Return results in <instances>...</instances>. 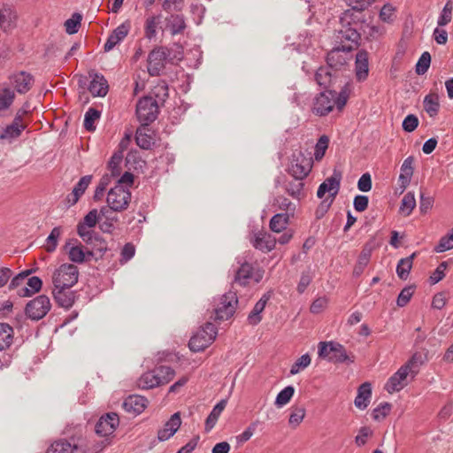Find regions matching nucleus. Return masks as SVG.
I'll return each instance as SVG.
<instances>
[{
    "label": "nucleus",
    "instance_id": "22",
    "mask_svg": "<svg viewBox=\"0 0 453 453\" xmlns=\"http://www.w3.org/2000/svg\"><path fill=\"white\" fill-rule=\"evenodd\" d=\"M181 425L180 412L173 413L171 418L165 423L164 427L157 432V440L165 441L173 437L179 430Z\"/></svg>",
    "mask_w": 453,
    "mask_h": 453
},
{
    "label": "nucleus",
    "instance_id": "35",
    "mask_svg": "<svg viewBox=\"0 0 453 453\" xmlns=\"http://www.w3.org/2000/svg\"><path fill=\"white\" fill-rule=\"evenodd\" d=\"M14 330L7 323H0V351H4L12 345Z\"/></svg>",
    "mask_w": 453,
    "mask_h": 453
},
{
    "label": "nucleus",
    "instance_id": "18",
    "mask_svg": "<svg viewBox=\"0 0 453 453\" xmlns=\"http://www.w3.org/2000/svg\"><path fill=\"white\" fill-rule=\"evenodd\" d=\"M131 29V22L126 20L118 26L109 35L106 42L104 43V51L111 50L116 45L122 42L128 35Z\"/></svg>",
    "mask_w": 453,
    "mask_h": 453
},
{
    "label": "nucleus",
    "instance_id": "28",
    "mask_svg": "<svg viewBox=\"0 0 453 453\" xmlns=\"http://www.w3.org/2000/svg\"><path fill=\"white\" fill-rule=\"evenodd\" d=\"M372 396V385L369 382L361 384L357 389V395L355 398V406L359 410H365L370 403Z\"/></svg>",
    "mask_w": 453,
    "mask_h": 453
},
{
    "label": "nucleus",
    "instance_id": "49",
    "mask_svg": "<svg viewBox=\"0 0 453 453\" xmlns=\"http://www.w3.org/2000/svg\"><path fill=\"white\" fill-rule=\"evenodd\" d=\"M101 112L95 108H88L84 116V127L88 131L96 130L95 122L99 119Z\"/></svg>",
    "mask_w": 453,
    "mask_h": 453
},
{
    "label": "nucleus",
    "instance_id": "48",
    "mask_svg": "<svg viewBox=\"0 0 453 453\" xmlns=\"http://www.w3.org/2000/svg\"><path fill=\"white\" fill-rule=\"evenodd\" d=\"M295 394V388L293 386H288L284 388L276 396L274 404L278 408H281L288 404Z\"/></svg>",
    "mask_w": 453,
    "mask_h": 453
},
{
    "label": "nucleus",
    "instance_id": "41",
    "mask_svg": "<svg viewBox=\"0 0 453 453\" xmlns=\"http://www.w3.org/2000/svg\"><path fill=\"white\" fill-rule=\"evenodd\" d=\"M161 19L162 16L160 14L147 18L144 27V34L147 39L151 40L156 37L157 29L161 23Z\"/></svg>",
    "mask_w": 453,
    "mask_h": 453
},
{
    "label": "nucleus",
    "instance_id": "3",
    "mask_svg": "<svg viewBox=\"0 0 453 453\" xmlns=\"http://www.w3.org/2000/svg\"><path fill=\"white\" fill-rule=\"evenodd\" d=\"M418 373L415 357L402 365L387 381L385 389L392 394L399 392L408 384V376L413 379Z\"/></svg>",
    "mask_w": 453,
    "mask_h": 453
},
{
    "label": "nucleus",
    "instance_id": "56",
    "mask_svg": "<svg viewBox=\"0 0 453 453\" xmlns=\"http://www.w3.org/2000/svg\"><path fill=\"white\" fill-rule=\"evenodd\" d=\"M81 19L82 17L80 13L74 12L72 17L65 22V31L68 35H73L78 32Z\"/></svg>",
    "mask_w": 453,
    "mask_h": 453
},
{
    "label": "nucleus",
    "instance_id": "61",
    "mask_svg": "<svg viewBox=\"0 0 453 453\" xmlns=\"http://www.w3.org/2000/svg\"><path fill=\"white\" fill-rule=\"evenodd\" d=\"M274 204L282 211H286V213L290 212V214H294L296 211V205L291 203L287 197L285 196H278L274 200Z\"/></svg>",
    "mask_w": 453,
    "mask_h": 453
},
{
    "label": "nucleus",
    "instance_id": "23",
    "mask_svg": "<svg viewBox=\"0 0 453 453\" xmlns=\"http://www.w3.org/2000/svg\"><path fill=\"white\" fill-rule=\"evenodd\" d=\"M89 77L91 81L88 86V91L92 96L100 97L105 96L108 93L109 86L104 75L92 71L89 73Z\"/></svg>",
    "mask_w": 453,
    "mask_h": 453
},
{
    "label": "nucleus",
    "instance_id": "52",
    "mask_svg": "<svg viewBox=\"0 0 453 453\" xmlns=\"http://www.w3.org/2000/svg\"><path fill=\"white\" fill-rule=\"evenodd\" d=\"M135 141L136 144L143 150H149L154 144L153 137L141 129L136 131Z\"/></svg>",
    "mask_w": 453,
    "mask_h": 453
},
{
    "label": "nucleus",
    "instance_id": "51",
    "mask_svg": "<svg viewBox=\"0 0 453 453\" xmlns=\"http://www.w3.org/2000/svg\"><path fill=\"white\" fill-rule=\"evenodd\" d=\"M154 370L159 379L160 385L167 384L175 376V371L170 366L161 365Z\"/></svg>",
    "mask_w": 453,
    "mask_h": 453
},
{
    "label": "nucleus",
    "instance_id": "6",
    "mask_svg": "<svg viewBox=\"0 0 453 453\" xmlns=\"http://www.w3.org/2000/svg\"><path fill=\"white\" fill-rule=\"evenodd\" d=\"M218 334L216 326L207 322L188 342L189 349L194 352H199L207 348L215 340Z\"/></svg>",
    "mask_w": 453,
    "mask_h": 453
},
{
    "label": "nucleus",
    "instance_id": "32",
    "mask_svg": "<svg viewBox=\"0 0 453 453\" xmlns=\"http://www.w3.org/2000/svg\"><path fill=\"white\" fill-rule=\"evenodd\" d=\"M271 297L269 292L263 295V296L257 302L253 310L248 316V321L250 325H257L261 319V313L265 310V307Z\"/></svg>",
    "mask_w": 453,
    "mask_h": 453
},
{
    "label": "nucleus",
    "instance_id": "44",
    "mask_svg": "<svg viewBox=\"0 0 453 453\" xmlns=\"http://www.w3.org/2000/svg\"><path fill=\"white\" fill-rule=\"evenodd\" d=\"M424 108L430 117L437 115L440 108L439 97L435 94H429L425 96Z\"/></svg>",
    "mask_w": 453,
    "mask_h": 453
},
{
    "label": "nucleus",
    "instance_id": "26",
    "mask_svg": "<svg viewBox=\"0 0 453 453\" xmlns=\"http://www.w3.org/2000/svg\"><path fill=\"white\" fill-rule=\"evenodd\" d=\"M147 399L138 395L127 397L123 403L124 410L133 415L142 413L147 406Z\"/></svg>",
    "mask_w": 453,
    "mask_h": 453
},
{
    "label": "nucleus",
    "instance_id": "36",
    "mask_svg": "<svg viewBox=\"0 0 453 453\" xmlns=\"http://www.w3.org/2000/svg\"><path fill=\"white\" fill-rule=\"evenodd\" d=\"M413 157H408L403 162L401 166V173L399 175V181L401 182V188L404 190L410 184L411 176L413 174Z\"/></svg>",
    "mask_w": 453,
    "mask_h": 453
},
{
    "label": "nucleus",
    "instance_id": "63",
    "mask_svg": "<svg viewBox=\"0 0 453 453\" xmlns=\"http://www.w3.org/2000/svg\"><path fill=\"white\" fill-rule=\"evenodd\" d=\"M414 293V287L408 286L402 289L398 295L396 303L399 307H404L411 300Z\"/></svg>",
    "mask_w": 453,
    "mask_h": 453
},
{
    "label": "nucleus",
    "instance_id": "25",
    "mask_svg": "<svg viewBox=\"0 0 453 453\" xmlns=\"http://www.w3.org/2000/svg\"><path fill=\"white\" fill-rule=\"evenodd\" d=\"M114 212V211L107 206L101 207L99 227L104 233L111 234L115 229V223L118 222L119 218Z\"/></svg>",
    "mask_w": 453,
    "mask_h": 453
},
{
    "label": "nucleus",
    "instance_id": "55",
    "mask_svg": "<svg viewBox=\"0 0 453 453\" xmlns=\"http://www.w3.org/2000/svg\"><path fill=\"white\" fill-rule=\"evenodd\" d=\"M122 158H123V156H122L121 152L114 153L111 156V157L109 161V164H108V169L111 172V175L116 176V177H119L120 175V173H121L120 165L122 162Z\"/></svg>",
    "mask_w": 453,
    "mask_h": 453
},
{
    "label": "nucleus",
    "instance_id": "5",
    "mask_svg": "<svg viewBox=\"0 0 453 453\" xmlns=\"http://www.w3.org/2000/svg\"><path fill=\"white\" fill-rule=\"evenodd\" d=\"M79 270L72 264H63L52 276L53 288H72L78 282Z\"/></svg>",
    "mask_w": 453,
    "mask_h": 453
},
{
    "label": "nucleus",
    "instance_id": "31",
    "mask_svg": "<svg viewBox=\"0 0 453 453\" xmlns=\"http://www.w3.org/2000/svg\"><path fill=\"white\" fill-rule=\"evenodd\" d=\"M331 349L333 350L332 355L329 357V361L334 363H353L355 357L349 355L343 345L335 342L332 344Z\"/></svg>",
    "mask_w": 453,
    "mask_h": 453
},
{
    "label": "nucleus",
    "instance_id": "54",
    "mask_svg": "<svg viewBox=\"0 0 453 453\" xmlns=\"http://www.w3.org/2000/svg\"><path fill=\"white\" fill-rule=\"evenodd\" d=\"M15 97L14 91L8 88L0 90V111L8 109Z\"/></svg>",
    "mask_w": 453,
    "mask_h": 453
},
{
    "label": "nucleus",
    "instance_id": "53",
    "mask_svg": "<svg viewBox=\"0 0 453 453\" xmlns=\"http://www.w3.org/2000/svg\"><path fill=\"white\" fill-rule=\"evenodd\" d=\"M311 358L309 354L302 355L291 366L290 374L295 375L311 365Z\"/></svg>",
    "mask_w": 453,
    "mask_h": 453
},
{
    "label": "nucleus",
    "instance_id": "38",
    "mask_svg": "<svg viewBox=\"0 0 453 453\" xmlns=\"http://www.w3.org/2000/svg\"><path fill=\"white\" fill-rule=\"evenodd\" d=\"M226 400L223 399L219 401L212 409L209 416L207 417L205 420V431L209 432L211 431L214 426L216 425L218 418L221 415L222 411L226 408Z\"/></svg>",
    "mask_w": 453,
    "mask_h": 453
},
{
    "label": "nucleus",
    "instance_id": "64",
    "mask_svg": "<svg viewBox=\"0 0 453 453\" xmlns=\"http://www.w3.org/2000/svg\"><path fill=\"white\" fill-rule=\"evenodd\" d=\"M447 267L448 263L446 261L441 262L431 274L429 278L430 283L434 285L441 281L445 277V271Z\"/></svg>",
    "mask_w": 453,
    "mask_h": 453
},
{
    "label": "nucleus",
    "instance_id": "12",
    "mask_svg": "<svg viewBox=\"0 0 453 453\" xmlns=\"http://www.w3.org/2000/svg\"><path fill=\"white\" fill-rule=\"evenodd\" d=\"M50 307L49 297L45 295H41L27 304L26 314L33 320H39L46 316Z\"/></svg>",
    "mask_w": 453,
    "mask_h": 453
},
{
    "label": "nucleus",
    "instance_id": "14",
    "mask_svg": "<svg viewBox=\"0 0 453 453\" xmlns=\"http://www.w3.org/2000/svg\"><path fill=\"white\" fill-rule=\"evenodd\" d=\"M351 51L341 49L339 45L334 44V48L327 54V66L342 72L341 68L351 59Z\"/></svg>",
    "mask_w": 453,
    "mask_h": 453
},
{
    "label": "nucleus",
    "instance_id": "46",
    "mask_svg": "<svg viewBox=\"0 0 453 453\" xmlns=\"http://www.w3.org/2000/svg\"><path fill=\"white\" fill-rule=\"evenodd\" d=\"M62 234V228L60 226H55L51 232L50 233L49 236L46 239L44 249L48 252H53L56 250L58 239L60 238Z\"/></svg>",
    "mask_w": 453,
    "mask_h": 453
},
{
    "label": "nucleus",
    "instance_id": "9",
    "mask_svg": "<svg viewBox=\"0 0 453 453\" xmlns=\"http://www.w3.org/2000/svg\"><path fill=\"white\" fill-rule=\"evenodd\" d=\"M157 113L158 104L152 96H144L138 101L136 116L143 126H148L153 122L157 119Z\"/></svg>",
    "mask_w": 453,
    "mask_h": 453
},
{
    "label": "nucleus",
    "instance_id": "29",
    "mask_svg": "<svg viewBox=\"0 0 453 453\" xmlns=\"http://www.w3.org/2000/svg\"><path fill=\"white\" fill-rule=\"evenodd\" d=\"M73 240H69L66 242L65 245V250L68 254L69 259L77 264H82L87 259H89L90 257H88L87 251L83 250V248L81 245H71V242Z\"/></svg>",
    "mask_w": 453,
    "mask_h": 453
},
{
    "label": "nucleus",
    "instance_id": "8",
    "mask_svg": "<svg viewBox=\"0 0 453 453\" xmlns=\"http://www.w3.org/2000/svg\"><path fill=\"white\" fill-rule=\"evenodd\" d=\"M238 304L237 295L234 291H228L220 296L214 309L216 320H227L233 317Z\"/></svg>",
    "mask_w": 453,
    "mask_h": 453
},
{
    "label": "nucleus",
    "instance_id": "34",
    "mask_svg": "<svg viewBox=\"0 0 453 453\" xmlns=\"http://www.w3.org/2000/svg\"><path fill=\"white\" fill-rule=\"evenodd\" d=\"M252 243L257 250L262 251H271L275 247L276 240L269 234L259 233L255 236Z\"/></svg>",
    "mask_w": 453,
    "mask_h": 453
},
{
    "label": "nucleus",
    "instance_id": "15",
    "mask_svg": "<svg viewBox=\"0 0 453 453\" xmlns=\"http://www.w3.org/2000/svg\"><path fill=\"white\" fill-rule=\"evenodd\" d=\"M342 175L336 171L334 174L326 178L319 187L317 196L319 198H322L326 193H329L330 200H334L340 190Z\"/></svg>",
    "mask_w": 453,
    "mask_h": 453
},
{
    "label": "nucleus",
    "instance_id": "40",
    "mask_svg": "<svg viewBox=\"0 0 453 453\" xmlns=\"http://www.w3.org/2000/svg\"><path fill=\"white\" fill-rule=\"evenodd\" d=\"M159 379L155 370L144 372L138 380V386L142 389H150L160 386Z\"/></svg>",
    "mask_w": 453,
    "mask_h": 453
},
{
    "label": "nucleus",
    "instance_id": "42",
    "mask_svg": "<svg viewBox=\"0 0 453 453\" xmlns=\"http://www.w3.org/2000/svg\"><path fill=\"white\" fill-rule=\"evenodd\" d=\"M289 213L275 214L270 220V228L275 233L285 230L288 225Z\"/></svg>",
    "mask_w": 453,
    "mask_h": 453
},
{
    "label": "nucleus",
    "instance_id": "50",
    "mask_svg": "<svg viewBox=\"0 0 453 453\" xmlns=\"http://www.w3.org/2000/svg\"><path fill=\"white\" fill-rule=\"evenodd\" d=\"M451 249H453V227L440 239L434 250L437 253H442Z\"/></svg>",
    "mask_w": 453,
    "mask_h": 453
},
{
    "label": "nucleus",
    "instance_id": "17",
    "mask_svg": "<svg viewBox=\"0 0 453 453\" xmlns=\"http://www.w3.org/2000/svg\"><path fill=\"white\" fill-rule=\"evenodd\" d=\"M100 221V211L96 209L91 210L77 226V233L81 239L89 240L88 237L91 234L95 233L91 228L94 227L97 222Z\"/></svg>",
    "mask_w": 453,
    "mask_h": 453
},
{
    "label": "nucleus",
    "instance_id": "33",
    "mask_svg": "<svg viewBox=\"0 0 453 453\" xmlns=\"http://www.w3.org/2000/svg\"><path fill=\"white\" fill-rule=\"evenodd\" d=\"M286 192L294 199L301 200L305 197L303 179L294 178L285 187Z\"/></svg>",
    "mask_w": 453,
    "mask_h": 453
},
{
    "label": "nucleus",
    "instance_id": "1",
    "mask_svg": "<svg viewBox=\"0 0 453 453\" xmlns=\"http://www.w3.org/2000/svg\"><path fill=\"white\" fill-rule=\"evenodd\" d=\"M339 27L335 29L334 42L341 49L353 50L358 46L361 38L359 29L363 28L361 17L353 11H344L340 16Z\"/></svg>",
    "mask_w": 453,
    "mask_h": 453
},
{
    "label": "nucleus",
    "instance_id": "19",
    "mask_svg": "<svg viewBox=\"0 0 453 453\" xmlns=\"http://www.w3.org/2000/svg\"><path fill=\"white\" fill-rule=\"evenodd\" d=\"M34 77L24 71L13 73L10 76V82L19 94L28 92L34 85Z\"/></svg>",
    "mask_w": 453,
    "mask_h": 453
},
{
    "label": "nucleus",
    "instance_id": "21",
    "mask_svg": "<svg viewBox=\"0 0 453 453\" xmlns=\"http://www.w3.org/2000/svg\"><path fill=\"white\" fill-rule=\"evenodd\" d=\"M87 239L88 237H85V239H82V241L88 245L91 246V250H87L88 257H96V258L103 257L108 250L106 241L96 233L91 234V236L88 237L89 240Z\"/></svg>",
    "mask_w": 453,
    "mask_h": 453
},
{
    "label": "nucleus",
    "instance_id": "4",
    "mask_svg": "<svg viewBox=\"0 0 453 453\" xmlns=\"http://www.w3.org/2000/svg\"><path fill=\"white\" fill-rule=\"evenodd\" d=\"M315 81L317 84L324 88L326 90L334 89L335 86H344L349 84L343 77L342 72L334 70L330 66H321L315 73Z\"/></svg>",
    "mask_w": 453,
    "mask_h": 453
},
{
    "label": "nucleus",
    "instance_id": "7",
    "mask_svg": "<svg viewBox=\"0 0 453 453\" xmlns=\"http://www.w3.org/2000/svg\"><path fill=\"white\" fill-rule=\"evenodd\" d=\"M131 201V192L127 188L115 185L107 194V207L114 211H123L127 209Z\"/></svg>",
    "mask_w": 453,
    "mask_h": 453
},
{
    "label": "nucleus",
    "instance_id": "43",
    "mask_svg": "<svg viewBox=\"0 0 453 453\" xmlns=\"http://www.w3.org/2000/svg\"><path fill=\"white\" fill-rule=\"evenodd\" d=\"M167 24L172 35H178L184 31L186 23L184 17L180 14H173L167 19Z\"/></svg>",
    "mask_w": 453,
    "mask_h": 453
},
{
    "label": "nucleus",
    "instance_id": "30",
    "mask_svg": "<svg viewBox=\"0 0 453 453\" xmlns=\"http://www.w3.org/2000/svg\"><path fill=\"white\" fill-rule=\"evenodd\" d=\"M92 180L91 175H85L80 179L78 183L74 186L72 193L68 195V203L72 205L75 204L80 197L84 194Z\"/></svg>",
    "mask_w": 453,
    "mask_h": 453
},
{
    "label": "nucleus",
    "instance_id": "37",
    "mask_svg": "<svg viewBox=\"0 0 453 453\" xmlns=\"http://www.w3.org/2000/svg\"><path fill=\"white\" fill-rule=\"evenodd\" d=\"M372 250V247L369 246L368 244L365 245V247L363 248L353 270V274L356 277H358L363 273L365 268L366 267L370 261Z\"/></svg>",
    "mask_w": 453,
    "mask_h": 453
},
{
    "label": "nucleus",
    "instance_id": "39",
    "mask_svg": "<svg viewBox=\"0 0 453 453\" xmlns=\"http://www.w3.org/2000/svg\"><path fill=\"white\" fill-rule=\"evenodd\" d=\"M416 253H412L407 257L401 258L396 266V274L401 280H407L412 268L413 259Z\"/></svg>",
    "mask_w": 453,
    "mask_h": 453
},
{
    "label": "nucleus",
    "instance_id": "16",
    "mask_svg": "<svg viewBox=\"0 0 453 453\" xmlns=\"http://www.w3.org/2000/svg\"><path fill=\"white\" fill-rule=\"evenodd\" d=\"M119 424V416L114 413H107L102 416L96 425V433L98 435L106 437L114 433Z\"/></svg>",
    "mask_w": 453,
    "mask_h": 453
},
{
    "label": "nucleus",
    "instance_id": "11",
    "mask_svg": "<svg viewBox=\"0 0 453 453\" xmlns=\"http://www.w3.org/2000/svg\"><path fill=\"white\" fill-rule=\"evenodd\" d=\"M169 50L165 47H157L151 50L148 56V73L150 76H158L165 69Z\"/></svg>",
    "mask_w": 453,
    "mask_h": 453
},
{
    "label": "nucleus",
    "instance_id": "62",
    "mask_svg": "<svg viewBox=\"0 0 453 453\" xmlns=\"http://www.w3.org/2000/svg\"><path fill=\"white\" fill-rule=\"evenodd\" d=\"M391 411V404L388 403H381L372 411V418L374 420H381L386 418Z\"/></svg>",
    "mask_w": 453,
    "mask_h": 453
},
{
    "label": "nucleus",
    "instance_id": "27",
    "mask_svg": "<svg viewBox=\"0 0 453 453\" xmlns=\"http://www.w3.org/2000/svg\"><path fill=\"white\" fill-rule=\"evenodd\" d=\"M356 77L359 81L366 80L369 73L368 53L362 50L356 55L355 61Z\"/></svg>",
    "mask_w": 453,
    "mask_h": 453
},
{
    "label": "nucleus",
    "instance_id": "57",
    "mask_svg": "<svg viewBox=\"0 0 453 453\" xmlns=\"http://www.w3.org/2000/svg\"><path fill=\"white\" fill-rule=\"evenodd\" d=\"M329 139L326 135H322L318 140L315 145L314 157L319 161L325 156L326 150L328 148Z\"/></svg>",
    "mask_w": 453,
    "mask_h": 453
},
{
    "label": "nucleus",
    "instance_id": "10",
    "mask_svg": "<svg viewBox=\"0 0 453 453\" xmlns=\"http://www.w3.org/2000/svg\"><path fill=\"white\" fill-rule=\"evenodd\" d=\"M311 167V159L307 157L302 150H298L292 154L288 172L294 178L304 179L310 173Z\"/></svg>",
    "mask_w": 453,
    "mask_h": 453
},
{
    "label": "nucleus",
    "instance_id": "47",
    "mask_svg": "<svg viewBox=\"0 0 453 453\" xmlns=\"http://www.w3.org/2000/svg\"><path fill=\"white\" fill-rule=\"evenodd\" d=\"M416 206V199L414 193L408 192L406 193L401 202L400 205V212L404 216H409L412 212L413 209Z\"/></svg>",
    "mask_w": 453,
    "mask_h": 453
},
{
    "label": "nucleus",
    "instance_id": "60",
    "mask_svg": "<svg viewBox=\"0 0 453 453\" xmlns=\"http://www.w3.org/2000/svg\"><path fill=\"white\" fill-rule=\"evenodd\" d=\"M372 0H346L347 4L351 8L348 11H353L357 17H360V12L367 8L372 4Z\"/></svg>",
    "mask_w": 453,
    "mask_h": 453
},
{
    "label": "nucleus",
    "instance_id": "58",
    "mask_svg": "<svg viewBox=\"0 0 453 453\" xmlns=\"http://www.w3.org/2000/svg\"><path fill=\"white\" fill-rule=\"evenodd\" d=\"M430 63H431L430 53L427 51L423 52L419 58V59L418 60V63L416 64V69H415L416 73L418 75L425 74L430 66Z\"/></svg>",
    "mask_w": 453,
    "mask_h": 453
},
{
    "label": "nucleus",
    "instance_id": "20",
    "mask_svg": "<svg viewBox=\"0 0 453 453\" xmlns=\"http://www.w3.org/2000/svg\"><path fill=\"white\" fill-rule=\"evenodd\" d=\"M98 450L88 451L81 445L71 443L66 440L54 441L47 449L46 453H96Z\"/></svg>",
    "mask_w": 453,
    "mask_h": 453
},
{
    "label": "nucleus",
    "instance_id": "2",
    "mask_svg": "<svg viewBox=\"0 0 453 453\" xmlns=\"http://www.w3.org/2000/svg\"><path fill=\"white\" fill-rule=\"evenodd\" d=\"M349 93V84H344L339 93L334 89L319 93L313 100L312 112L318 116H326L333 111L334 105L342 111L347 104Z\"/></svg>",
    "mask_w": 453,
    "mask_h": 453
},
{
    "label": "nucleus",
    "instance_id": "24",
    "mask_svg": "<svg viewBox=\"0 0 453 453\" xmlns=\"http://www.w3.org/2000/svg\"><path fill=\"white\" fill-rule=\"evenodd\" d=\"M52 295L55 302L63 308L68 309L74 303L75 294L71 288H53Z\"/></svg>",
    "mask_w": 453,
    "mask_h": 453
},
{
    "label": "nucleus",
    "instance_id": "45",
    "mask_svg": "<svg viewBox=\"0 0 453 453\" xmlns=\"http://www.w3.org/2000/svg\"><path fill=\"white\" fill-rule=\"evenodd\" d=\"M22 129L10 124L0 130V139L12 142L13 140L19 138L22 133Z\"/></svg>",
    "mask_w": 453,
    "mask_h": 453
},
{
    "label": "nucleus",
    "instance_id": "59",
    "mask_svg": "<svg viewBox=\"0 0 453 453\" xmlns=\"http://www.w3.org/2000/svg\"><path fill=\"white\" fill-rule=\"evenodd\" d=\"M15 15L7 9L0 11V27L4 30L10 29L13 26Z\"/></svg>",
    "mask_w": 453,
    "mask_h": 453
},
{
    "label": "nucleus",
    "instance_id": "13",
    "mask_svg": "<svg viewBox=\"0 0 453 453\" xmlns=\"http://www.w3.org/2000/svg\"><path fill=\"white\" fill-rule=\"evenodd\" d=\"M262 279L260 271H255L253 266L249 263H243L236 271L234 285H240L242 287L247 286L250 280L259 282Z\"/></svg>",
    "mask_w": 453,
    "mask_h": 453
}]
</instances>
